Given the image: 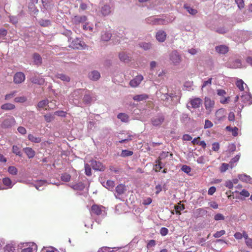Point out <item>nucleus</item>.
<instances>
[{"label":"nucleus","instance_id":"60","mask_svg":"<svg viewBox=\"0 0 252 252\" xmlns=\"http://www.w3.org/2000/svg\"><path fill=\"white\" fill-rule=\"evenodd\" d=\"M213 123L208 120H206L205 121V125L204 128L205 129L211 128L213 126Z\"/></svg>","mask_w":252,"mask_h":252},{"label":"nucleus","instance_id":"37","mask_svg":"<svg viewBox=\"0 0 252 252\" xmlns=\"http://www.w3.org/2000/svg\"><path fill=\"white\" fill-rule=\"evenodd\" d=\"M91 211L97 215H99L101 214V208L97 205H93L91 208Z\"/></svg>","mask_w":252,"mask_h":252},{"label":"nucleus","instance_id":"48","mask_svg":"<svg viewBox=\"0 0 252 252\" xmlns=\"http://www.w3.org/2000/svg\"><path fill=\"white\" fill-rule=\"evenodd\" d=\"M2 182L5 186H7L9 188H12V182L9 178H4L2 179Z\"/></svg>","mask_w":252,"mask_h":252},{"label":"nucleus","instance_id":"58","mask_svg":"<svg viewBox=\"0 0 252 252\" xmlns=\"http://www.w3.org/2000/svg\"><path fill=\"white\" fill-rule=\"evenodd\" d=\"M225 233V231L224 230H221L220 231H217L215 234H214L213 236L215 238H220L221 236L223 235Z\"/></svg>","mask_w":252,"mask_h":252},{"label":"nucleus","instance_id":"25","mask_svg":"<svg viewBox=\"0 0 252 252\" xmlns=\"http://www.w3.org/2000/svg\"><path fill=\"white\" fill-rule=\"evenodd\" d=\"M111 8L108 4H105L101 7V12L103 16H107L111 12Z\"/></svg>","mask_w":252,"mask_h":252},{"label":"nucleus","instance_id":"30","mask_svg":"<svg viewBox=\"0 0 252 252\" xmlns=\"http://www.w3.org/2000/svg\"><path fill=\"white\" fill-rule=\"evenodd\" d=\"M117 118L122 122L127 123L129 121V116L126 113H120L117 115Z\"/></svg>","mask_w":252,"mask_h":252},{"label":"nucleus","instance_id":"41","mask_svg":"<svg viewBox=\"0 0 252 252\" xmlns=\"http://www.w3.org/2000/svg\"><path fill=\"white\" fill-rule=\"evenodd\" d=\"M139 45L145 50H149L152 48V44L150 43L141 42L139 44Z\"/></svg>","mask_w":252,"mask_h":252},{"label":"nucleus","instance_id":"34","mask_svg":"<svg viewBox=\"0 0 252 252\" xmlns=\"http://www.w3.org/2000/svg\"><path fill=\"white\" fill-rule=\"evenodd\" d=\"M190 119L189 115L185 113H183L180 117L181 122L185 125L187 124L190 121Z\"/></svg>","mask_w":252,"mask_h":252},{"label":"nucleus","instance_id":"4","mask_svg":"<svg viewBox=\"0 0 252 252\" xmlns=\"http://www.w3.org/2000/svg\"><path fill=\"white\" fill-rule=\"evenodd\" d=\"M85 90L82 89H77L75 90L71 94V97L73 98V102L78 106L82 107V102L78 101L80 95L82 94V92Z\"/></svg>","mask_w":252,"mask_h":252},{"label":"nucleus","instance_id":"64","mask_svg":"<svg viewBox=\"0 0 252 252\" xmlns=\"http://www.w3.org/2000/svg\"><path fill=\"white\" fill-rule=\"evenodd\" d=\"M9 20L10 22L12 23L13 24H16L18 22V19L17 17L16 16H9Z\"/></svg>","mask_w":252,"mask_h":252},{"label":"nucleus","instance_id":"44","mask_svg":"<svg viewBox=\"0 0 252 252\" xmlns=\"http://www.w3.org/2000/svg\"><path fill=\"white\" fill-rule=\"evenodd\" d=\"M240 155H237L234 158H232L229 162L230 167L232 169L234 167V163H236L239 160Z\"/></svg>","mask_w":252,"mask_h":252},{"label":"nucleus","instance_id":"10","mask_svg":"<svg viewBox=\"0 0 252 252\" xmlns=\"http://www.w3.org/2000/svg\"><path fill=\"white\" fill-rule=\"evenodd\" d=\"M170 59L174 64H177L181 62V57L178 52L174 51L170 54Z\"/></svg>","mask_w":252,"mask_h":252},{"label":"nucleus","instance_id":"43","mask_svg":"<svg viewBox=\"0 0 252 252\" xmlns=\"http://www.w3.org/2000/svg\"><path fill=\"white\" fill-rule=\"evenodd\" d=\"M12 152L20 157L22 156V153L20 151L19 148L16 145H13L12 147Z\"/></svg>","mask_w":252,"mask_h":252},{"label":"nucleus","instance_id":"32","mask_svg":"<svg viewBox=\"0 0 252 252\" xmlns=\"http://www.w3.org/2000/svg\"><path fill=\"white\" fill-rule=\"evenodd\" d=\"M70 187L74 190H83L85 188V185L82 182H79L70 186Z\"/></svg>","mask_w":252,"mask_h":252},{"label":"nucleus","instance_id":"9","mask_svg":"<svg viewBox=\"0 0 252 252\" xmlns=\"http://www.w3.org/2000/svg\"><path fill=\"white\" fill-rule=\"evenodd\" d=\"M90 165L94 170L103 171L105 168L101 162L96 161L94 159H92L90 161Z\"/></svg>","mask_w":252,"mask_h":252},{"label":"nucleus","instance_id":"54","mask_svg":"<svg viewBox=\"0 0 252 252\" xmlns=\"http://www.w3.org/2000/svg\"><path fill=\"white\" fill-rule=\"evenodd\" d=\"M216 31L219 33L224 34L228 32V30L225 27H220L218 28Z\"/></svg>","mask_w":252,"mask_h":252},{"label":"nucleus","instance_id":"26","mask_svg":"<svg viewBox=\"0 0 252 252\" xmlns=\"http://www.w3.org/2000/svg\"><path fill=\"white\" fill-rule=\"evenodd\" d=\"M119 58L121 61L125 63H128L130 61V57L124 52L119 53Z\"/></svg>","mask_w":252,"mask_h":252},{"label":"nucleus","instance_id":"49","mask_svg":"<svg viewBox=\"0 0 252 252\" xmlns=\"http://www.w3.org/2000/svg\"><path fill=\"white\" fill-rule=\"evenodd\" d=\"M8 172L11 175H16L17 174L18 170L15 166H10L8 168Z\"/></svg>","mask_w":252,"mask_h":252},{"label":"nucleus","instance_id":"27","mask_svg":"<svg viewBox=\"0 0 252 252\" xmlns=\"http://www.w3.org/2000/svg\"><path fill=\"white\" fill-rule=\"evenodd\" d=\"M102 185L110 190H112L115 186V182L111 180H107L106 183L104 182Z\"/></svg>","mask_w":252,"mask_h":252},{"label":"nucleus","instance_id":"62","mask_svg":"<svg viewBox=\"0 0 252 252\" xmlns=\"http://www.w3.org/2000/svg\"><path fill=\"white\" fill-rule=\"evenodd\" d=\"M168 233V229L166 228V227H161L160 230V234L163 236H164L165 235H166Z\"/></svg>","mask_w":252,"mask_h":252},{"label":"nucleus","instance_id":"21","mask_svg":"<svg viewBox=\"0 0 252 252\" xmlns=\"http://www.w3.org/2000/svg\"><path fill=\"white\" fill-rule=\"evenodd\" d=\"M239 180L243 182L252 184V178L245 174H239L238 175Z\"/></svg>","mask_w":252,"mask_h":252},{"label":"nucleus","instance_id":"40","mask_svg":"<svg viewBox=\"0 0 252 252\" xmlns=\"http://www.w3.org/2000/svg\"><path fill=\"white\" fill-rule=\"evenodd\" d=\"M226 129L229 131H232V135L234 136H236L238 135V128L235 126L234 127H231L230 126H227Z\"/></svg>","mask_w":252,"mask_h":252},{"label":"nucleus","instance_id":"39","mask_svg":"<svg viewBox=\"0 0 252 252\" xmlns=\"http://www.w3.org/2000/svg\"><path fill=\"white\" fill-rule=\"evenodd\" d=\"M57 77L63 81H65L67 82H69L70 80L69 76L63 73L58 74L57 75Z\"/></svg>","mask_w":252,"mask_h":252},{"label":"nucleus","instance_id":"20","mask_svg":"<svg viewBox=\"0 0 252 252\" xmlns=\"http://www.w3.org/2000/svg\"><path fill=\"white\" fill-rule=\"evenodd\" d=\"M242 65L241 61L239 59H236L233 62H229L227 66L228 67L232 68H237L240 67Z\"/></svg>","mask_w":252,"mask_h":252},{"label":"nucleus","instance_id":"63","mask_svg":"<svg viewBox=\"0 0 252 252\" xmlns=\"http://www.w3.org/2000/svg\"><path fill=\"white\" fill-rule=\"evenodd\" d=\"M26 100L24 96L16 97L14 98V101L16 102H24Z\"/></svg>","mask_w":252,"mask_h":252},{"label":"nucleus","instance_id":"57","mask_svg":"<svg viewBox=\"0 0 252 252\" xmlns=\"http://www.w3.org/2000/svg\"><path fill=\"white\" fill-rule=\"evenodd\" d=\"M181 170L184 172L189 174L191 171V168L187 165H183L182 166Z\"/></svg>","mask_w":252,"mask_h":252},{"label":"nucleus","instance_id":"19","mask_svg":"<svg viewBox=\"0 0 252 252\" xmlns=\"http://www.w3.org/2000/svg\"><path fill=\"white\" fill-rule=\"evenodd\" d=\"M215 50L219 54H225L228 52V47L224 45H220L216 46Z\"/></svg>","mask_w":252,"mask_h":252},{"label":"nucleus","instance_id":"38","mask_svg":"<svg viewBox=\"0 0 252 252\" xmlns=\"http://www.w3.org/2000/svg\"><path fill=\"white\" fill-rule=\"evenodd\" d=\"M28 138L30 141L35 143H40L41 141V139L40 137H35L31 134H29Z\"/></svg>","mask_w":252,"mask_h":252},{"label":"nucleus","instance_id":"47","mask_svg":"<svg viewBox=\"0 0 252 252\" xmlns=\"http://www.w3.org/2000/svg\"><path fill=\"white\" fill-rule=\"evenodd\" d=\"M39 23L42 27H47L51 25V21L47 19H41L39 20Z\"/></svg>","mask_w":252,"mask_h":252},{"label":"nucleus","instance_id":"18","mask_svg":"<svg viewBox=\"0 0 252 252\" xmlns=\"http://www.w3.org/2000/svg\"><path fill=\"white\" fill-rule=\"evenodd\" d=\"M156 37L158 41L163 42L166 39V33L164 31L159 30L157 32Z\"/></svg>","mask_w":252,"mask_h":252},{"label":"nucleus","instance_id":"6","mask_svg":"<svg viewBox=\"0 0 252 252\" xmlns=\"http://www.w3.org/2000/svg\"><path fill=\"white\" fill-rule=\"evenodd\" d=\"M164 120L165 117L163 114L160 113L151 119V123L154 126H158L161 125Z\"/></svg>","mask_w":252,"mask_h":252},{"label":"nucleus","instance_id":"23","mask_svg":"<svg viewBox=\"0 0 252 252\" xmlns=\"http://www.w3.org/2000/svg\"><path fill=\"white\" fill-rule=\"evenodd\" d=\"M202 100L199 98H195L190 101V104L193 108H197L200 107L202 102Z\"/></svg>","mask_w":252,"mask_h":252},{"label":"nucleus","instance_id":"3","mask_svg":"<svg viewBox=\"0 0 252 252\" xmlns=\"http://www.w3.org/2000/svg\"><path fill=\"white\" fill-rule=\"evenodd\" d=\"M146 22L153 25H165L168 22L163 18H157L154 16L149 17L146 19Z\"/></svg>","mask_w":252,"mask_h":252},{"label":"nucleus","instance_id":"51","mask_svg":"<svg viewBox=\"0 0 252 252\" xmlns=\"http://www.w3.org/2000/svg\"><path fill=\"white\" fill-rule=\"evenodd\" d=\"M4 252H14L15 249L11 244H7L4 248Z\"/></svg>","mask_w":252,"mask_h":252},{"label":"nucleus","instance_id":"50","mask_svg":"<svg viewBox=\"0 0 252 252\" xmlns=\"http://www.w3.org/2000/svg\"><path fill=\"white\" fill-rule=\"evenodd\" d=\"M91 166L90 164L88 163L85 165V174L88 176H90L92 175Z\"/></svg>","mask_w":252,"mask_h":252},{"label":"nucleus","instance_id":"2","mask_svg":"<svg viewBox=\"0 0 252 252\" xmlns=\"http://www.w3.org/2000/svg\"><path fill=\"white\" fill-rule=\"evenodd\" d=\"M82 104L86 105H90L91 103L96 100L94 94L91 92L86 90L85 92L84 96L82 98Z\"/></svg>","mask_w":252,"mask_h":252},{"label":"nucleus","instance_id":"52","mask_svg":"<svg viewBox=\"0 0 252 252\" xmlns=\"http://www.w3.org/2000/svg\"><path fill=\"white\" fill-rule=\"evenodd\" d=\"M230 166V164L226 163H222L220 167V171L221 172H225L228 168V167Z\"/></svg>","mask_w":252,"mask_h":252},{"label":"nucleus","instance_id":"14","mask_svg":"<svg viewBox=\"0 0 252 252\" xmlns=\"http://www.w3.org/2000/svg\"><path fill=\"white\" fill-rule=\"evenodd\" d=\"M241 99L245 104L251 105L252 104V96L250 94L243 93L241 96Z\"/></svg>","mask_w":252,"mask_h":252},{"label":"nucleus","instance_id":"5","mask_svg":"<svg viewBox=\"0 0 252 252\" xmlns=\"http://www.w3.org/2000/svg\"><path fill=\"white\" fill-rule=\"evenodd\" d=\"M71 47L74 49L82 50L88 47V46L80 38H76L72 41Z\"/></svg>","mask_w":252,"mask_h":252},{"label":"nucleus","instance_id":"53","mask_svg":"<svg viewBox=\"0 0 252 252\" xmlns=\"http://www.w3.org/2000/svg\"><path fill=\"white\" fill-rule=\"evenodd\" d=\"M244 82L241 79H240L239 80H238L236 82V86L241 91H243L244 89V87H243V85H244Z\"/></svg>","mask_w":252,"mask_h":252},{"label":"nucleus","instance_id":"61","mask_svg":"<svg viewBox=\"0 0 252 252\" xmlns=\"http://www.w3.org/2000/svg\"><path fill=\"white\" fill-rule=\"evenodd\" d=\"M237 4L238 7L240 9H242L244 7V1L243 0H235Z\"/></svg>","mask_w":252,"mask_h":252},{"label":"nucleus","instance_id":"55","mask_svg":"<svg viewBox=\"0 0 252 252\" xmlns=\"http://www.w3.org/2000/svg\"><path fill=\"white\" fill-rule=\"evenodd\" d=\"M111 248L103 247L100 248L97 252H114V251L111 250Z\"/></svg>","mask_w":252,"mask_h":252},{"label":"nucleus","instance_id":"17","mask_svg":"<svg viewBox=\"0 0 252 252\" xmlns=\"http://www.w3.org/2000/svg\"><path fill=\"white\" fill-rule=\"evenodd\" d=\"M88 77L90 80L96 81L100 78V74L97 70H93L89 73Z\"/></svg>","mask_w":252,"mask_h":252},{"label":"nucleus","instance_id":"16","mask_svg":"<svg viewBox=\"0 0 252 252\" xmlns=\"http://www.w3.org/2000/svg\"><path fill=\"white\" fill-rule=\"evenodd\" d=\"M143 79V77L142 75H137L130 81L129 85L132 87H136L140 84Z\"/></svg>","mask_w":252,"mask_h":252},{"label":"nucleus","instance_id":"33","mask_svg":"<svg viewBox=\"0 0 252 252\" xmlns=\"http://www.w3.org/2000/svg\"><path fill=\"white\" fill-rule=\"evenodd\" d=\"M15 106L14 104L10 103H5L1 106V109L7 111L13 110L15 109Z\"/></svg>","mask_w":252,"mask_h":252},{"label":"nucleus","instance_id":"28","mask_svg":"<svg viewBox=\"0 0 252 252\" xmlns=\"http://www.w3.org/2000/svg\"><path fill=\"white\" fill-rule=\"evenodd\" d=\"M33 60L34 63L37 65H39L42 63V58L40 55L38 53H34L33 55Z\"/></svg>","mask_w":252,"mask_h":252},{"label":"nucleus","instance_id":"22","mask_svg":"<svg viewBox=\"0 0 252 252\" xmlns=\"http://www.w3.org/2000/svg\"><path fill=\"white\" fill-rule=\"evenodd\" d=\"M23 151L29 158H33L35 155L34 151L30 147H26L23 149Z\"/></svg>","mask_w":252,"mask_h":252},{"label":"nucleus","instance_id":"42","mask_svg":"<svg viewBox=\"0 0 252 252\" xmlns=\"http://www.w3.org/2000/svg\"><path fill=\"white\" fill-rule=\"evenodd\" d=\"M156 164L155 165L156 166V172H158L161 170L162 167H163L164 165L162 164V162L161 161V160H159L158 159L156 161Z\"/></svg>","mask_w":252,"mask_h":252},{"label":"nucleus","instance_id":"45","mask_svg":"<svg viewBox=\"0 0 252 252\" xmlns=\"http://www.w3.org/2000/svg\"><path fill=\"white\" fill-rule=\"evenodd\" d=\"M133 153L132 151H129L127 150H122L120 156L122 157H127L133 155Z\"/></svg>","mask_w":252,"mask_h":252},{"label":"nucleus","instance_id":"46","mask_svg":"<svg viewBox=\"0 0 252 252\" xmlns=\"http://www.w3.org/2000/svg\"><path fill=\"white\" fill-rule=\"evenodd\" d=\"M61 178L62 181L68 182L70 180L71 176L69 174L64 173L62 174Z\"/></svg>","mask_w":252,"mask_h":252},{"label":"nucleus","instance_id":"29","mask_svg":"<svg viewBox=\"0 0 252 252\" xmlns=\"http://www.w3.org/2000/svg\"><path fill=\"white\" fill-rule=\"evenodd\" d=\"M47 183L46 180H41L37 181L35 184H33L34 187L39 190H42L43 188L41 189L40 187Z\"/></svg>","mask_w":252,"mask_h":252},{"label":"nucleus","instance_id":"7","mask_svg":"<svg viewBox=\"0 0 252 252\" xmlns=\"http://www.w3.org/2000/svg\"><path fill=\"white\" fill-rule=\"evenodd\" d=\"M225 111L223 109L218 110L215 114V123L218 124L221 123L225 120Z\"/></svg>","mask_w":252,"mask_h":252},{"label":"nucleus","instance_id":"36","mask_svg":"<svg viewBox=\"0 0 252 252\" xmlns=\"http://www.w3.org/2000/svg\"><path fill=\"white\" fill-rule=\"evenodd\" d=\"M112 36V34L108 32H103L101 34V39L105 41H109Z\"/></svg>","mask_w":252,"mask_h":252},{"label":"nucleus","instance_id":"59","mask_svg":"<svg viewBox=\"0 0 252 252\" xmlns=\"http://www.w3.org/2000/svg\"><path fill=\"white\" fill-rule=\"evenodd\" d=\"M224 219H225L224 216L222 214H220V213H218L214 216V220H217V221L220 220H224Z\"/></svg>","mask_w":252,"mask_h":252},{"label":"nucleus","instance_id":"13","mask_svg":"<svg viewBox=\"0 0 252 252\" xmlns=\"http://www.w3.org/2000/svg\"><path fill=\"white\" fill-rule=\"evenodd\" d=\"M25 79V74L21 72H18L15 74L13 81L15 84H20Z\"/></svg>","mask_w":252,"mask_h":252},{"label":"nucleus","instance_id":"8","mask_svg":"<svg viewBox=\"0 0 252 252\" xmlns=\"http://www.w3.org/2000/svg\"><path fill=\"white\" fill-rule=\"evenodd\" d=\"M16 123L15 119L10 116L5 119L1 123V127L3 128H8L11 127Z\"/></svg>","mask_w":252,"mask_h":252},{"label":"nucleus","instance_id":"1","mask_svg":"<svg viewBox=\"0 0 252 252\" xmlns=\"http://www.w3.org/2000/svg\"><path fill=\"white\" fill-rule=\"evenodd\" d=\"M161 100L165 102L164 105L169 106L170 104L176 105L178 103L179 98L175 94L170 93L162 94L160 95Z\"/></svg>","mask_w":252,"mask_h":252},{"label":"nucleus","instance_id":"11","mask_svg":"<svg viewBox=\"0 0 252 252\" xmlns=\"http://www.w3.org/2000/svg\"><path fill=\"white\" fill-rule=\"evenodd\" d=\"M126 190L125 185L119 184L116 187V193H114L115 196L117 199H120L119 196L124 193Z\"/></svg>","mask_w":252,"mask_h":252},{"label":"nucleus","instance_id":"35","mask_svg":"<svg viewBox=\"0 0 252 252\" xmlns=\"http://www.w3.org/2000/svg\"><path fill=\"white\" fill-rule=\"evenodd\" d=\"M148 95L146 94H141L138 95H136L133 96V99L135 101H141L148 98Z\"/></svg>","mask_w":252,"mask_h":252},{"label":"nucleus","instance_id":"31","mask_svg":"<svg viewBox=\"0 0 252 252\" xmlns=\"http://www.w3.org/2000/svg\"><path fill=\"white\" fill-rule=\"evenodd\" d=\"M184 8L191 15H194L197 13L196 9L190 7L188 4H185L184 5Z\"/></svg>","mask_w":252,"mask_h":252},{"label":"nucleus","instance_id":"56","mask_svg":"<svg viewBox=\"0 0 252 252\" xmlns=\"http://www.w3.org/2000/svg\"><path fill=\"white\" fill-rule=\"evenodd\" d=\"M48 103V101L47 100H43L39 101L37 104V107L38 108H43L44 106L47 105Z\"/></svg>","mask_w":252,"mask_h":252},{"label":"nucleus","instance_id":"15","mask_svg":"<svg viewBox=\"0 0 252 252\" xmlns=\"http://www.w3.org/2000/svg\"><path fill=\"white\" fill-rule=\"evenodd\" d=\"M87 20V18L86 16H80L76 15L72 18V22L75 25H78L81 23H84Z\"/></svg>","mask_w":252,"mask_h":252},{"label":"nucleus","instance_id":"12","mask_svg":"<svg viewBox=\"0 0 252 252\" xmlns=\"http://www.w3.org/2000/svg\"><path fill=\"white\" fill-rule=\"evenodd\" d=\"M30 80L33 84L43 85L45 82L44 79L40 76L34 75L31 77Z\"/></svg>","mask_w":252,"mask_h":252},{"label":"nucleus","instance_id":"24","mask_svg":"<svg viewBox=\"0 0 252 252\" xmlns=\"http://www.w3.org/2000/svg\"><path fill=\"white\" fill-rule=\"evenodd\" d=\"M204 105L206 109H211L214 106V101L209 97H206L204 100Z\"/></svg>","mask_w":252,"mask_h":252}]
</instances>
